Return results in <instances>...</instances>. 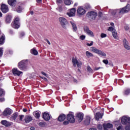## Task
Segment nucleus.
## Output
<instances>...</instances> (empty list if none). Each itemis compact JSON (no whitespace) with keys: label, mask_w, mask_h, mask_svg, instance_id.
<instances>
[{"label":"nucleus","mask_w":130,"mask_h":130,"mask_svg":"<svg viewBox=\"0 0 130 130\" xmlns=\"http://www.w3.org/2000/svg\"><path fill=\"white\" fill-rule=\"evenodd\" d=\"M91 121V117L90 116H86L84 123L85 125H89Z\"/></svg>","instance_id":"obj_23"},{"label":"nucleus","mask_w":130,"mask_h":130,"mask_svg":"<svg viewBox=\"0 0 130 130\" xmlns=\"http://www.w3.org/2000/svg\"><path fill=\"white\" fill-rule=\"evenodd\" d=\"M87 71L89 73H93V70L92 69H91V67H90V66L87 67Z\"/></svg>","instance_id":"obj_39"},{"label":"nucleus","mask_w":130,"mask_h":130,"mask_svg":"<svg viewBox=\"0 0 130 130\" xmlns=\"http://www.w3.org/2000/svg\"><path fill=\"white\" fill-rule=\"evenodd\" d=\"M64 3L67 6H70V5L74 3V2L71 1V0H64Z\"/></svg>","instance_id":"obj_32"},{"label":"nucleus","mask_w":130,"mask_h":130,"mask_svg":"<svg viewBox=\"0 0 130 130\" xmlns=\"http://www.w3.org/2000/svg\"><path fill=\"white\" fill-rule=\"evenodd\" d=\"M1 11L2 12V13H3V14H7V13H8L9 11V7L8 6V5H6V4H2L1 5Z\"/></svg>","instance_id":"obj_11"},{"label":"nucleus","mask_w":130,"mask_h":130,"mask_svg":"<svg viewBox=\"0 0 130 130\" xmlns=\"http://www.w3.org/2000/svg\"><path fill=\"white\" fill-rule=\"evenodd\" d=\"M102 116H103V114H101L100 113H96L95 116V119L96 120H99L100 119L102 118Z\"/></svg>","instance_id":"obj_26"},{"label":"nucleus","mask_w":130,"mask_h":130,"mask_svg":"<svg viewBox=\"0 0 130 130\" xmlns=\"http://www.w3.org/2000/svg\"><path fill=\"white\" fill-rule=\"evenodd\" d=\"M69 121H64L63 122V124L64 125H67V124H69Z\"/></svg>","instance_id":"obj_55"},{"label":"nucleus","mask_w":130,"mask_h":130,"mask_svg":"<svg viewBox=\"0 0 130 130\" xmlns=\"http://www.w3.org/2000/svg\"><path fill=\"white\" fill-rule=\"evenodd\" d=\"M11 26L14 29H19L20 28V18L16 17L14 19V22H12Z\"/></svg>","instance_id":"obj_4"},{"label":"nucleus","mask_w":130,"mask_h":130,"mask_svg":"<svg viewBox=\"0 0 130 130\" xmlns=\"http://www.w3.org/2000/svg\"><path fill=\"white\" fill-rule=\"evenodd\" d=\"M41 113L38 111H35L34 112L33 114L34 116L36 117V118H37L38 119H39V117H40V114Z\"/></svg>","instance_id":"obj_29"},{"label":"nucleus","mask_w":130,"mask_h":130,"mask_svg":"<svg viewBox=\"0 0 130 130\" xmlns=\"http://www.w3.org/2000/svg\"><path fill=\"white\" fill-rule=\"evenodd\" d=\"M41 74H42V75H43L44 76H45V77H47V74H46V73H45V72H41Z\"/></svg>","instance_id":"obj_58"},{"label":"nucleus","mask_w":130,"mask_h":130,"mask_svg":"<svg viewBox=\"0 0 130 130\" xmlns=\"http://www.w3.org/2000/svg\"><path fill=\"white\" fill-rule=\"evenodd\" d=\"M84 9L86 10H89L91 9V5L89 3H86L84 5Z\"/></svg>","instance_id":"obj_36"},{"label":"nucleus","mask_w":130,"mask_h":130,"mask_svg":"<svg viewBox=\"0 0 130 130\" xmlns=\"http://www.w3.org/2000/svg\"><path fill=\"white\" fill-rule=\"evenodd\" d=\"M70 24H71L73 27V29L74 31H77L78 30V28H77V25L74 21H70Z\"/></svg>","instance_id":"obj_30"},{"label":"nucleus","mask_w":130,"mask_h":130,"mask_svg":"<svg viewBox=\"0 0 130 130\" xmlns=\"http://www.w3.org/2000/svg\"><path fill=\"white\" fill-rule=\"evenodd\" d=\"M67 120H68V121H70V122H71V123H74V122L76 121V120L75 119L74 116V113L70 112L67 115Z\"/></svg>","instance_id":"obj_7"},{"label":"nucleus","mask_w":130,"mask_h":130,"mask_svg":"<svg viewBox=\"0 0 130 130\" xmlns=\"http://www.w3.org/2000/svg\"><path fill=\"white\" fill-rule=\"evenodd\" d=\"M76 119L79 122H81L84 119V114L82 113H78L76 114Z\"/></svg>","instance_id":"obj_13"},{"label":"nucleus","mask_w":130,"mask_h":130,"mask_svg":"<svg viewBox=\"0 0 130 130\" xmlns=\"http://www.w3.org/2000/svg\"><path fill=\"white\" fill-rule=\"evenodd\" d=\"M1 123L3 124V125H4L6 127H9V126H11V125L13 124V123L10 122L6 120H2L1 121Z\"/></svg>","instance_id":"obj_17"},{"label":"nucleus","mask_w":130,"mask_h":130,"mask_svg":"<svg viewBox=\"0 0 130 130\" xmlns=\"http://www.w3.org/2000/svg\"><path fill=\"white\" fill-rule=\"evenodd\" d=\"M3 48H0V57L3 55Z\"/></svg>","instance_id":"obj_50"},{"label":"nucleus","mask_w":130,"mask_h":130,"mask_svg":"<svg viewBox=\"0 0 130 130\" xmlns=\"http://www.w3.org/2000/svg\"><path fill=\"white\" fill-rule=\"evenodd\" d=\"M112 36L115 39H118V34L117 33H113Z\"/></svg>","instance_id":"obj_37"},{"label":"nucleus","mask_w":130,"mask_h":130,"mask_svg":"<svg viewBox=\"0 0 130 130\" xmlns=\"http://www.w3.org/2000/svg\"><path fill=\"white\" fill-rule=\"evenodd\" d=\"M67 15L69 17H74L76 15V8H72L70 10V12L67 13Z\"/></svg>","instance_id":"obj_20"},{"label":"nucleus","mask_w":130,"mask_h":130,"mask_svg":"<svg viewBox=\"0 0 130 130\" xmlns=\"http://www.w3.org/2000/svg\"><path fill=\"white\" fill-rule=\"evenodd\" d=\"M130 10V5H127L125 7L122 9L112 10L111 14L113 16H115L117 18H121V16L125 13H127Z\"/></svg>","instance_id":"obj_1"},{"label":"nucleus","mask_w":130,"mask_h":130,"mask_svg":"<svg viewBox=\"0 0 130 130\" xmlns=\"http://www.w3.org/2000/svg\"><path fill=\"white\" fill-rule=\"evenodd\" d=\"M43 118L46 121H48V120H49V119H50V116L49 115V114H48V113L45 112L43 114Z\"/></svg>","instance_id":"obj_21"},{"label":"nucleus","mask_w":130,"mask_h":130,"mask_svg":"<svg viewBox=\"0 0 130 130\" xmlns=\"http://www.w3.org/2000/svg\"><path fill=\"white\" fill-rule=\"evenodd\" d=\"M39 125L41 126V127H45L46 125H47V124L44 121H42L39 123Z\"/></svg>","instance_id":"obj_31"},{"label":"nucleus","mask_w":130,"mask_h":130,"mask_svg":"<svg viewBox=\"0 0 130 130\" xmlns=\"http://www.w3.org/2000/svg\"><path fill=\"white\" fill-rule=\"evenodd\" d=\"M57 11L61 13V12H62V7L61 6H59L56 8Z\"/></svg>","instance_id":"obj_40"},{"label":"nucleus","mask_w":130,"mask_h":130,"mask_svg":"<svg viewBox=\"0 0 130 130\" xmlns=\"http://www.w3.org/2000/svg\"><path fill=\"white\" fill-rule=\"evenodd\" d=\"M97 128L99 130H103V126H102V124H98L97 125Z\"/></svg>","instance_id":"obj_38"},{"label":"nucleus","mask_w":130,"mask_h":130,"mask_svg":"<svg viewBox=\"0 0 130 130\" xmlns=\"http://www.w3.org/2000/svg\"><path fill=\"white\" fill-rule=\"evenodd\" d=\"M5 41H6V36L3 34L0 37V45H3L5 44Z\"/></svg>","instance_id":"obj_25"},{"label":"nucleus","mask_w":130,"mask_h":130,"mask_svg":"<svg viewBox=\"0 0 130 130\" xmlns=\"http://www.w3.org/2000/svg\"><path fill=\"white\" fill-rule=\"evenodd\" d=\"M66 119V115L60 114L58 118V120L59 121H63Z\"/></svg>","instance_id":"obj_28"},{"label":"nucleus","mask_w":130,"mask_h":130,"mask_svg":"<svg viewBox=\"0 0 130 130\" xmlns=\"http://www.w3.org/2000/svg\"><path fill=\"white\" fill-rule=\"evenodd\" d=\"M12 15H7L6 17V20H5L6 23L10 24V23L12 22Z\"/></svg>","instance_id":"obj_24"},{"label":"nucleus","mask_w":130,"mask_h":130,"mask_svg":"<svg viewBox=\"0 0 130 130\" xmlns=\"http://www.w3.org/2000/svg\"><path fill=\"white\" fill-rule=\"evenodd\" d=\"M72 62L73 63V66L76 68V67H78V68H80L83 64V63L81 61H78V59H75L74 58H72Z\"/></svg>","instance_id":"obj_9"},{"label":"nucleus","mask_w":130,"mask_h":130,"mask_svg":"<svg viewBox=\"0 0 130 130\" xmlns=\"http://www.w3.org/2000/svg\"><path fill=\"white\" fill-rule=\"evenodd\" d=\"M4 101H5V99L0 98V102H4Z\"/></svg>","instance_id":"obj_61"},{"label":"nucleus","mask_w":130,"mask_h":130,"mask_svg":"<svg viewBox=\"0 0 130 130\" xmlns=\"http://www.w3.org/2000/svg\"><path fill=\"white\" fill-rule=\"evenodd\" d=\"M77 14L79 16H83V15L86 14V10L83 7H79L77 10Z\"/></svg>","instance_id":"obj_12"},{"label":"nucleus","mask_w":130,"mask_h":130,"mask_svg":"<svg viewBox=\"0 0 130 130\" xmlns=\"http://www.w3.org/2000/svg\"><path fill=\"white\" fill-rule=\"evenodd\" d=\"M85 39L86 36L85 35H82L80 37V39H81V40H85Z\"/></svg>","instance_id":"obj_42"},{"label":"nucleus","mask_w":130,"mask_h":130,"mask_svg":"<svg viewBox=\"0 0 130 130\" xmlns=\"http://www.w3.org/2000/svg\"><path fill=\"white\" fill-rule=\"evenodd\" d=\"M36 2L38 4H40V3H42V0H36Z\"/></svg>","instance_id":"obj_60"},{"label":"nucleus","mask_w":130,"mask_h":130,"mask_svg":"<svg viewBox=\"0 0 130 130\" xmlns=\"http://www.w3.org/2000/svg\"><path fill=\"white\" fill-rule=\"evenodd\" d=\"M125 130H130V125H128L125 127Z\"/></svg>","instance_id":"obj_56"},{"label":"nucleus","mask_w":130,"mask_h":130,"mask_svg":"<svg viewBox=\"0 0 130 130\" xmlns=\"http://www.w3.org/2000/svg\"><path fill=\"white\" fill-rule=\"evenodd\" d=\"M8 5L11 6V7H16L17 4V0H8Z\"/></svg>","instance_id":"obj_22"},{"label":"nucleus","mask_w":130,"mask_h":130,"mask_svg":"<svg viewBox=\"0 0 130 130\" xmlns=\"http://www.w3.org/2000/svg\"><path fill=\"white\" fill-rule=\"evenodd\" d=\"M86 45H87V46H92V45H93V41H92L90 44L87 43Z\"/></svg>","instance_id":"obj_53"},{"label":"nucleus","mask_w":130,"mask_h":130,"mask_svg":"<svg viewBox=\"0 0 130 130\" xmlns=\"http://www.w3.org/2000/svg\"><path fill=\"white\" fill-rule=\"evenodd\" d=\"M62 3V0H57L56 1V4L58 5V6H59L60 4Z\"/></svg>","instance_id":"obj_43"},{"label":"nucleus","mask_w":130,"mask_h":130,"mask_svg":"<svg viewBox=\"0 0 130 130\" xmlns=\"http://www.w3.org/2000/svg\"><path fill=\"white\" fill-rule=\"evenodd\" d=\"M28 63V59L22 60L18 63V67L21 71H26Z\"/></svg>","instance_id":"obj_3"},{"label":"nucleus","mask_w":130,"mask_h":130,"mask_svg":"<svg viewBox=\"0 0 130 130\" xmlns=\"http://www.w3.org/2000/svg\"><path fill=\"white\" fill-rule=\"evenodd\" d=\"M89 130H97L96 128H90Z\"/></svg>","instance_id":"obj_62"},{"label":"nucleus","mask_w":130,"mask_h":130,"mask_svg":"<svg viewBox=\"0 0 130 130\" xmlns=\"http://www.w3.org/2000/svg\"><path fill=\"white\" fill-rule=\"evenodd\" d=\"M30 130H35V128L34 127H31L30 128Z\"/></svg>","instance_id":"obj_63"},{"label":"nucleus","mask_w":130,"mask_h":130,"mask_svg":"<svg viewBox=\"0 0 130 130\" xmlns=\"http://www.w3.org/2000/svg\"><path fill=\"white\" fill-rule=\"evenodd\" d=\"M12 73L14 75V76H20V75H21V74H23L22 72H21L19 70H18V69L17 68H14L12 70Z\"/></svg>","instance_id":"obj_16"},{"label":"nucleus","mask_w":130,"mask_h":130,"mask_svg":"<svg viewBox=\"0 0 130 130\" xmlns=\"http://www.w3.org/2000/svg\"><path fill=\"white\" fill-rule=\"evenodd\" d=\"M86 55L87 57H92L93 56H94V55H93V54H92V53L87 51L86 52Z\"/></svg>","instance_id":"obj_35"},{"label":"nucleus","mask_w":130,"mask_h":130,"mask_svg":"<svg viewBox=\"0 0 130 130\" xmlns=\"http://www.w3.org/2000/svg\"><path fill=\"white\" fill-rule=\"evenodd\" d=\"M32 119L31 116H26L25 117L24 121L26 123H29L30 121H32Z\"/></svg>","instance_id":"obj_27"},{"label":"nucleus","mask_w":130,"mask_h":130,"mask_svg":"<svg viewBox=\"0 0 130 130\" xmlns=\"http://www.w3.org/2000/svg\"><path fill=\"white\" fill-rule=\"evenodd\" d=\"M88 35L90 37H94V34L93 33H88Z\"/></svg>","instance_id":"obj_51"},{"label":"nucleus","mask_w":130,"mask_h":130,"mask_svg":"<svg viewBox=\"0 0 130 130\" xmlns=\"http://www.w3.org/2000/svg\"><path fill=\"white\" fill-rule=\"evenodd\" d=\"M59 21L60 22L61 26H62V28L66 29V28H67V25L68 24V20H67V19H66L64 17H60L59 18Z\"/></svg>","instance_id":"obj_6"},{"label":"nucleus","mask_w":130,"mask_h":130,"mask_svg":"<svg viewBox=\"0 0 130 130\" xmlns=\"http://www.w3.org/2000/svg\"><path fill=\"white\" fill-rule=\"evenodd\" d=\"M104 130H108V128H112L113 125L111 123H108L107 124H103Z\"/></svg>","instance_id":"obj_19"},{"label":"nucleus","mask_w":130,"mask_h":130,"mask_svg":"<svg viewBox=\"0 0 130 130\" xmlns=\"http://www.w3.org/2000/svg\"><path fill=\"white\" fill-rule=\"evenodd\" d=\"M124 29L126 31L129 29V26L128 24H126L124 26Z\"/></svg>","instance_id":"obj_44"},{"label":"nucleus","mask_w":130,"mask_h":130,"mask_svg":"<svg viewBox=\"0 0 130 130\" xmlns=\"http://www.w3.org/2000/svg\"><path fill=\"white\" fill-rule=\"evenodd\" d=\"M123 44L124 48L126 49L127 50H130V46L129 44L128 43V42L126 39H124L123 40Z\"/></svg>","instance_id":"obj_14"},{"label":"nucleus","mask_w":130,"mask_h":130,"mask_svg":"<svg viewBox=\"0 0 130 130\" xmlns=\"http://www.w3.org/2000/svg\"><path fill=\"white\" fill-rule=\"evenodd\" d=\"M90 49L92 52H94V53H96V54H99V55L105 57L106 56V54L104 53V52L97 49V48L91 47Z\"/></svg>","instance_id":"obj_5"},{"label":"nucleus","mask_w":130,"mask_h":130,"mask_svg":"<svg viewBox=\"0 0 130 130\" xmlns=\"http://www.w3.org/2000/svg\"><path fill=\"white\" fill-rule=\"evenodd\" d=\"M108 31H110L111 32H112L113 30H114V28L112 26H110L108 28Z\"/></svg>","instance_id":"obj_46"},{"label":"nucleus","mask_w":130,"mask_h":130,"mask_svg":"<svg viewBox=\"0 0 130 130\" xmlns=\"http://www.w3.org/2000/svg\"><path fill=\"white\" fill-rule=\"evenodd\" d=\"M107 36V35L104 33H102L101 35V37L102 38H105V37H106Z\"/></svg>","instance_id":"obj_45"},{"label":"nucleus","mask_w":130,"mask_h":130,"mask_svg":"<svg viewBox=\"0 0 130 130\" xmlns=\"http://www.w3.org/2000/svg\"><path fill=\"white\" fill-rule=\"evenodd\" d=\"M87 16L89 19L95 20L97 17V16H98V14L95 11H90L87 13Z\"/></svg>","instance_id":"obj_8"},{"label":"nucleus","mask_w":130,"mask_h":130,"mask_svg":"<svg viewBox=\"0 0 130 130\" xmlns=\"http://www.w3.org/2000/svg\"><path fill=\"white\" fill-rule=\"evenodd\" d=\"M24 4L22 3L18 4V6L16 9V12L17 13H22L23 10H24Z\"/></svg>","instance_id":"obj_15"},{"label":"nucleus","mask_w":130,"mask_h":130,"mask_svg":"<svg viewBox=\"0 0 130 130\" xmlns=\"http://www.w3.org/2000/svg\"><path fill=\"white\" fill-rule=\"evenodd\" d=\"M23 112H27V110L26 109H23Z\"/></svg>","instance_id":"obj_64"},{"label":"nucleus","mask_w":130,"mask_h":130,"mask_svg":"<svg viewBox=\"0 0 130 130\" xmlns=\"http://www.w3.org/2000/svg\"><path fill=\"white\" fill-rule=\"evenodd\" d=\"M122 124H130V118L129 117L123 116L121 119Z\"/></svg>","instance_id":"obj_10"},{"label":"nucleus","mask_w":130,"mask_h":130,"mask_svg":"<svg viewBox=\"0 0 130 130\" xmlns=\"http://www.w3.org/2000/svg\"><path fill=\"white\" fill-rule=\"evenodd\" d=\"M45 40L47 42L49 45H50L51 44L50 42H49V41L48 39H45Z\"/></svg>","instance_id":"obj_59"},{"label":"nucleus","mask_w":130,"mask_h":130,"mask_svg":"<svg viewBox=\"0 0 130 130\" xmlns=\"http://www.w3.org/2000/svg\"><path fill=\"white\" fill-rule=\"evenodd\" d=\"M4 95V90L3 89H0V96Z\"/></svg>","instance_id":"obj_52"},{"label":"nucleus","mask_w":130,"mask_h":130,"mask_svg":"<svg viewBox=\"0 0 130 130\" xmlns=\"http://www.w3.org/2000/svg\"><path fill=\"white\" fill-rule=\"evenodd\" d=\"M25 36V34L21 33V34H20L19 37H20V38H21V37H23V36Z\"/></svg>","instance_id":"obj_57"},{"label":"nucleus","mask_w":130,"mask_h":130,"mask_svg":"<svg viewBox=\"0 0 130 130\" xmlns=\"http://www.w3.org/2000/svg\"><path fill=\"white\" fill-rule=\"evenodd\" d=\"M98 16L99 18H102V16H103V13H102V12H99Z\"/></svg>","instance_id":"obj_47"},{"label":"nucleus","mask_w":130,"mask_h":130,"mask_svg":"<svg viewBox=\"0 0 130 130\" xmlns=\"http://www.w3.org/2000/svg\"><path fill=\"white\" fill-rule=\"evenodd\" d=\"M100 69H103L102 67H99V68H94V71H98V70H100Z\"/></svg>","instance_id":"obj_54"},{"label":"nucleus","mask_w":130,"mask_h":130,"mask_svg":"<svg viewBox=\"0 0 130 130\" xmlns=\"http://www.w3.org/2000/svg\"><path fill=\"white\" fill-rule=\"evenodd\" d=\"M18 118V113L15 112L12 114L10 117L11 120H14L15 122H18V123H21L22 122V120H23V118L25 117L24 115H20Z\"/></svg>","instance_id":"obj_2"},{"label":"nucleus","mask_w":130,"mask_h":130,"mask_svg":"<svg viewBox=\"0 0 130 130\" xmlns=\"http://www.w3.org/2000/svg\"><path fill=\"white\" fill-rule=\"evenodd\" d=\"M84 30L86 33H93L92 31H91L88 26H84Z\"/></svg>","instance_id":"obj_33"},{"label":"nucleus","mask_w":130,"mask_h":130,"mask_svg":"<svg viewBox=\"0 0 130 130\" xmlns=\"http://www.w3.org/2000/svg\"><path fill=\"white\" fill-rule=\"evenodd\" d=\"M11 114H12V110L10 108H6L3 112L4 116H8V115H11Z\"/></svg>","instance_id":"obj_18"},{"label":"nucleus","mask_w":130,"mask_h":130,"mask_svg":"<svg viewBox=\"0 0 130 130\" xmlns=\"http://www.w3.org/2000/svg\"><path fill=\"white\" fill-rule=\"evenodd\" d=\"M130 93V89H127L124 91V94L125 95H128Z\"/></svg>","instance_id":"obj_41"},{"label":"nucleus","mask_w":130,"mask_h":130,"mask_svg":"<svg viewBox=\"0 0 130 130\" xmlns=\"http://www.w3.org/2000/svg\"><path fill=\"white\" fill-rule=\"evenodd\" d=\"M123 129V127L122 126V125L119 126L117 128V130H122Z\"/></svg>","instance_id":"obj_48"},{"label":"nucleus","mask_w":130,"mask_h":130,"mask_svg":"<svg viewBox=\"0 0 130 130\" xmlns=\"http://www.w3.org/2000/svg\"><path fill=\"white\" fill-rule=\"evenodd\" d=\"M30 53L31 54H34V55H37V54H38V51H37L35 49H31L30 50Z\"/></svg>","instance_id":"obj_34"},{"label":"nucleus","mask_w":130,"mask_h":130,"mask_svg":"<svg viewBox=\"0 0 130 130\" xmlns=\"http://www.w3.org/2000/svg\"><path fill=\"white\" fill-rule=\"evenodd\" d=\"M103 62H104V63H105V64H108V60L104 59L103 60Z\"/></svg>","instance_id":"obj_49"}]
</instances>
